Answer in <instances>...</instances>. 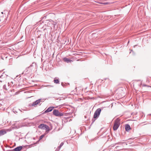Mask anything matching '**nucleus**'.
I'll use <instances>...</instances> for the list:
<instances>
[{"label":"nucleus","instance_id":"obj_1","mask_svg":"<svg viewBox=\"0 0 151 151\" xmlns=\"http://www.w3.org/2000/svg\"><path fill=\"white\" fill-rule=\"evenodd\" d=\"M120 120L119 119H117L115 121L113 127L114 130H117L119 127L120 124Z\"/></svg>","mask_w":151,"mask_h":151},{"label":"nucleus","instance_id":"obj_2","mask_svg":"<svg viewBox=\"0 0 151 151\" xmlns=\"http://www.w3.org/2000/svg\"><path fill=\"white\" fill-rule=\"evenodd\" d=\"M38 128L40 129H45L46 131H48L50 130L49 127L47 125L44 124H41L38 126Z\"/></svg>","mask_w":151,"mask_h":151},{"label":"nucleus","instance_id":"obj_3","mask_svg":"<svg viewBox=\"0 0 151 151\" xmlns=\"http://www.w3.org/2000/svg\"><path fill=\"white\" fill-rule=\"evenodd\" d=\"M101 110L100 108L97 109L95 111L94 115L93 118H96L99 116L100 114Z\"/></svg>","mask_w":151,"mask_h":151},{"label":"nucleus","instance_id":"obj_4","mask_svg":"<svg viewBox=\"0 0 151 151\" xmlns=\"http://www.w3.org/2000/svg\"><path fill=\"white\" fill-rule=\"evenodd\" d=\"M53 114L56 116H61L63 115V114L60 112L58 110L55 109L53 111Z\"/></svg>","mask_w":151,"mask_h":151},{"label":"nucleus","instance_id":"obj_5","mask_svg":"<svg viewBox=\"0 0 151 151\" xmlns=\"http://www.w3.org/2000/svg\"><path fill=\"white\" fill-rule=\"evenodd\" d=\"M41 102V99H38L36 100L33 103L32 106L36 107L37 105L40 103Z\"/></svg>","mask_w":151,"mask_h":151},{"label":"nucleus","instance_id":"obj_6","mask_svg":"<svg viewBox=\"0 0 151 151\" xmlns=\"http://www.w3.org/2000/svg\"><path fill=\"white\" fill-rule=\"evenodd\" d=\"M54 108V107H50L48 108L45 111V113H47L51 111Z\"/></svg>","mask_w":151,"mask_h":151},{"label":"nucleus","instance_id":"obj_7","mask_svg":"<svg viewBox=\"0 0 151 151\" xmlns=\"http://www.w3.org/2000/svg\"><path fill=\"white\" fill-rule=\"evenodd\" d=\"M125 129L126 131H129L131 129L130 126L128 124H126L125 126Z\"/></svg>","mask_w":151,"mask_h":151},{"label":"nucleus","instance_id":"obj_8","mask_svg":"<svg viewBox=\"0 0 151 151\" xmlns=\"http://www.w3.org/2000/svg\"><path fill=\"white\" fill-rule=\"evenodd\" d=\"M22 146L18 147L15 148L14 150V151H20L22 149Z\"/></svg>","mask_w":151,"mask_h":151},{"label":"nucleus","instance_id":"obj_9","mask_svg":"<svg viewBox=\"0 0 151 151\" xmlns=\"http://www.w3.org/2000/svg\"><path fill=\"white\" fill-rule=\"evenodd\" d=\"M63 60L65 62H66L68 63L69 62H71L72 61V60H70L68 58H63Z\"/></svg>","mask_w":151,"mask_h":151},{"label":"nucleus","instance_id":"obj_10","mask_svg":"<svg viewBox=\"0 0 151 151\" xmlns=\"http://www.w3.org/2000/svg\"><path fill=\"white\" fill-rule=\"evenodd\" d=\"M6 133V132L5 130H1L0 131V136Z\"/></svg>","mask_w":151,"mask_h":151},{"label":"nucleus","instance_id":"obj_11","mask_svg":"<svg viewBox=\"0 0 151 151\" xmlns=\"http://www.w3.org/2000/svg\"><path fill=\"white\" fill-rule=\"evenodd\" d=\"M54 82L56 84L59 83V81L58 79L54 80Z\"/></svg>","mask_w":151,"mask_h":151},{"label":"nucleus","instance_id":"obj_12","mask_svg":"<svg viewBox=\"0 0 151 151\" xmlns=\"http://www.w3.org/2000/svg\"><path fill=\"white\" fill-rule=\"evenodd\" d=\"M45 136L44 134L41 135L40 137V140L41 139Z\"/></svg>","mask_w":151,"mask_h":151},{"label":"nucleus","instance_id":"obj_13","mask_svg":"<svg viewBox=\"0 0 151 151\" xmlns=\"http://www.w3.org/2000/svg\"><path fill=\"white\" fill-rule=\"evenodd\" d=\"M63 142H62L60 144V146H59V147L60 148L63 145Z\"/></svg>","mask_w":151,"mask_h":151},{"label":"nucleus","instance_id":"obj_14","mask_svg":"<svg viewBox=\"0 0 151 151\" xmlns=\"http://www.w3.org/2000/svg\"><path fill=\"white\" fill-rule=\"evenodd\" d=\"M101 4H108V3H100Z\"/></svg>","mask_w":151,"mask_h":151},{"label":"nucleus","instance_id":"obj_15","mask_svg":"<svg viewBox=\"0 0 151 151\" xmlns=\"http://www.w3.org/2000/svg\"><path fill=\"white\" fill-rule=\"evenodd\" d=\"M1 13H2V14H3V12H1Z\"/></svg>","mask_w":151,"mask_h":151}]
</instances>
